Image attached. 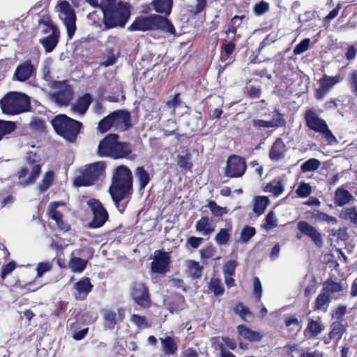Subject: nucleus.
<instances>
[{
    "label": "nucleus",
    "mask_w": 357,
    "mask_h": 357,
    "mask_svg": "<svg viewBox=\"0 0 357 357\" xmlns=\"http://www.w3.org/2000/svg\"><path fill=\"white\" fill-rule=\"evenodd\" d=\"M132 185L131 171L125 165H120L115 169L109 194L118 210L122 213L129 200Z\"/></svg>",
    "instance_id": "f257e3e1"
},
{
    "label": "nucleus",
    "mask_w": 357,
    "mask_h": 357,
    "mask_svg": "<svg viewBox=\"0 0 357 357\" xmlns=\"http://www.w3.org/2000/svg\"><path fill=\"white\" fill-rule=\"evenodd\" d=\"M100 6L107 28L124 27L130 15L128 3L121 0H101Z\"/></svg>",
    "instance_id": "f03ea898"
},
{
    "label": "nucleus",
    "mask_w": 357,
    "mask_h": 357,
    "mask_svg": "<svg viewBox=\"0 0 357 357\" xmlns=\"http://www.w3.org/2000/svg\"><path fill=\"white\" fill-rule=\"evenodd\" d=\"M52 125L56 133L70 142H75L82 126L81 122L65 114L57 115L52 121Z\"/></svg>",
    "instance_id": "7ed1b4c3"
},
{
    "label": "nucleus",
    "mask_w": 357,
    "mask_h": 357,
    "mask_svg": "<svg viewBox=\"0 0 357 357\" xmlns=\"http://www.w3.org/2000/svg\"><path fill=\"white\" fill-rule=\"evenodd\" d=\"M0 105L4 114L13 115L27 111L30 102L26 95L18 92H10L0 101Z\"/></svg>",
    "instance_id": "20e7f679"
},
{
    "label": "nucleus",
    "mask_w": 357,
    "mask_h": 357,
    "mask_svg": "<svg viewBox=\"0 0 357 357\" xmlns=\"http://www.w3.org/2000/svg\"><path fill=\"white\" fill-rule=\"evenodd\" d=\"M105 165L103 162L91 164L76 177L74 184L76 186H88L93 185L103 174Z\"/></svg>",
    "instance_id": "39448f33"
},
{
    "label": "nucleus",
    "mask_w": 357,
    "mask_h": 357,
    "mask_svg": "<svg viewBox=\"0 0 357 357\" xmlns=\"http://www.w3.org/2000/svg\"><path fill=\"white\" fill-rule=\"evenodd\" d=\"M58 8L59 18L66 26L68 36L71 38L76 29V16L75 11L70 3L66 1H61L58 4Z\"/></svg>",
    "instance_id": "423d86ee"
},
{
    "label": "nucleus",
    "mask_w": 357,
    "mask_h": 357,
    "mask_svg": "<svg viewBox=\"0 0 357 357\" xmlns=\"http://www.w3.org/2000/svg\"><path fill=\"white\" fill-rule=\"evenodd\" d=\"M247 168L245 160L237 155H231L227 160L225 176L229 178L241 177Z\"/></svg>",
    "instance_id": "0eeeda50"
},
{
    "label": "nucleus",
    "mask_w": 357,
    "mask_h": 357,
    "mask_svg": "<svg viewBox=\"0 0 357 357\" xmlns=\"http://www.w3.org/2000/svg\"><path fill=\"white\" fill-rule=\"evenodd\" d=\"M56 91L50 94L52 101L58 105L66 106L73 98V91L70 86L66 82H59L56 84Z\"/></svg>",
    "instance_id": "6e6552de"
},
{
    "label": "nucleus",
    "mask_w": 357,
    "mask_h": 357,
    "mask_svg": "<svg viewBox=\"0 0 357 357\" xmlns=\"http://www.w3.org/2000/svg\"><path fill=\"white\" fill-rule=\"evenodd\" d=\"M88 205L90 206L93 214V219L89 225L90 227L98 228L102 226L108 218V213L102 204L99 200L91 199L88 201Z\"/></svg>",
    "instance_id": "1a4fd4ad"
},
{
    "label": "nucleus",
    "mask_w": 357,
    "mask_h": 357,
    "mask_svg": "<svg viewBox=\"0 0 357 357\" xmlns=\"http://www.w3.org/2000/svg\"><path fill=\"white\" fill-rule=\"evenodd\" d=\"M131 296L135 302L143 307H148L150 305L149 291L144 284L135 282L131 287Z\"/></svg>",
    "instance_id": "9d476101"
},
{
    "label": "nucleus",
    "mask_w": 357,
    "mask_h": 357,
    "mask_svg": "<svg viewBox=\"0 0 357 357\" xmlns=\"http://www.w3.org/2000/svg\"><path fill=\"white\" fill-rule=\"evenodd\" d=\"M314 131L320 133L325 143L332 145L337 142L336 137L332 133L326 122L314 114Z\"/></svg>",
    "instance_id": "9b49d317"
},
{
    "label": "nucleus",
    "mask_w": 357,
    "mask_h": 357,
    "mask_svg": "<svg viewBox=\"0 0 357 357\" xmlns=\"http://www.w3.org/2000/svg\"><path fill=\"white\" fill-rule=\"evenodd\" d=\"M169 263L170 259L167 252L156 250L151 268L154 273H165L169 271Z\"/></svg>",
    "instance_id": "f8f14e48"
},
{
    "label": "nucleus",
    "mask_w": 357,
    "mask_h": 357,
    "mask_svg": "<svg viewBox=\"0 0 357 357\" xmlns=\"http://www.w3.org/2000/svg\"><path fill=\"white\" fill-rule=\"evenodd\" d=\"M114 128L117 130L126 131L132 126L130 114L125 110L112 112Z\"/></svg>",
    "instance_id": "ddd939ff"
},
{
    "label": "nucleus",
    "mask_w": 357,
    "mask_h": 357,
    "mask_svg": "<svg viewBox=\"0 0 357 357\" xmlns=\"http://www.w3.org/2000/svg\"><path fill=\"white\" fill-rule=\"evenodd\" d=\"M118 135L115 134H109L100 141L98 152L101 156H110L112 157L113 152L115 149Z\"/></svg>",
    "instance_id": "4468645a"
},
{
    "label": "nucleus",
    "mask_w": 357,
    "mask_h": 357,
    "mask_svg": "<svg viewBox=\"0 0 357 357\" xmlns=\"http://www.w3.org/2000/svg\"><path fill=\"white\" fill-rule=\"evenodd\" d=\"M35 73L36 68L31 60H26L17 67L14 77L20 82H25Z\"/></svg>",
    "instance_id": "2eb2a0df"
},
{
    "label": "nucleus",
    "mask_w": 357,
    "mask_h": 357,
    "mask_svg": "<svg viewBox=\"0 0 357 357\" xmlns=\"http://www.w3.org/2000/svg\"><path fill=\"white\" fill-rule=\"evenodd\" d=\"M45 24H46V23ZM47 25L52 33L48 36L40 39V42L47 52H51L59 42V32L52 24L48 25L47 24Z\"/></svg>",
    "instance_id": "dca6fc26"
},
{
    "label": "nucleus",
    "mask_w": 357,
    "mask_h": 357,
    "mask_svg": "<svg viewBox=\"0 0 357 357\" xmlns=\"http://www.w3.org/2000/svg\"><path fill=\"white\" fill-rule=\"evenodd\" d=\"M152 30L162 29L172 34L174 33V28L171 22L165 17L158 15H150Z\"/></svg>",
    "instance_id": "f3484780"
},
{
    "label": "nucleus",
    "mask_w": 357,
    "mask_h": 357,
    "mask_svg": "<svg viewBox=\"0 0 357 357\" xmlns=\"http://www.w3.org/2000/svg\"><path fill=\"white\" fill-rule=\"evenodd\" d=\"M339 82L340 79L337 77H324L320 79V86L316 91V98L321 100L330 89Z\"/></svg>",
    "instance_id": "a211bd4d"
},
{
    "label": "nucleus",
    "mask_w": 357,
    "mask_h": 357,
    "mask_svg": "<svg viewBox=\"0 0 357 357\" xmlns=\"http://www.w3.org/2000/svg\"><path fill=\"white\" fill-rule=\"evenodd\" d=\"M35 157L36 155L31 152L27 154L26 160L31 165V172L27 180L24 181H20V184L24 187L34 183L36 178L39 176L40 173L41 167L39 164H35Z\"/></svg>",
    "instance_id": "6ab92c4d"
},
{
    "label": "nucleus",
    "mask_w": 357,
    "mask_h": 357,
    "mask_svg": "<svg viewBox=\"0 0 357 357\" xmlns=\"http://www.w3.org/2000/svg\"><path fill=\"white\" fill-rule=\"evenodd\" d=\"M355 197L347 190L343 188H338L335 191L334 203L337 206H343L354 202Z\"/></svg>",
    "instance_id": "aec40b11"
},
{
    "label": "nucleus",
    "mask_w": 357,
    "mask_h": 357,
    "mask_svg": "<svg viewBox=\"0 0 357 357\" xmlns=\"http://www.w3.org/2000/svg\"><path fill=\"white\" fill-rule=\"evenodd\" d=\"M59 205H63V203L52 202L50 204V206H49L50 216L51 217L52 219H53L56 221L58 227L61 230L66 231L70 229V225H68L67 223H65L63 221L62 214L59 211H56V208Z\"/></svg>",
    "instance_id": "412c9836"
},
{
    "label": "nucleus",
    "mask_w": 357,
    "mask_h": 357,
    "mask_svg": "<svg viewBox=\"0 0 357 357\" xmlns=\"http://www.w3.org/2000/svg\"><path fill=\"white\" fill-rule=\"evenodd\" d=\"M92 102V96L89 93H85L79 97L77 102L72 106V111L83 115L87 111Z\"/></svg>",
    "instance_id": "4be33fe9"
},
{
    "label": "nucleus",
    "mask_w": 357,
    "mask_h": 357,
    "mask_svg": "<svg viewBox=\"0 0 357 357\" xmlns=\"http://www.w3.org/2000/svg\"><path fill=\"white\" fill-rule=\"evenodd\" d=\"M286 146L282 139L278 138L273 143L269 153V157L273 160H279L284 158Z\"/></svg>",
    "instance_id": "5701e85b"
},
{
    "label": "nucleus",
    "mask_w": 357,
    "mask_h": 357,
    "mask_svg": "<svg viewBox=\"0 0 357 357\" xmlns=\"http://www.w3.org/2000/svg\"><path fill=\"white\" fill-rule=\"evenodd\" d=\"M150 20V15L140 16L136 18L133 23L128 28L129 31H147L152 30Z\"/></svg>",
    "instance_id": "b1692460"
},
{
    "label": "nucleus",
    "mask_w": 357,
    "mask_h": 357,
    "mask_svg": "<svg viewBox=\"0 0 357 357\" xmlns=\"http://www.w3.org/2000/svg\"><path fill=\"white\" fill-rule=\"evenodd\" d=\"M132 151V146L130 144L117 141L112 158L115 159L128 158Z\"/></svg>",
    "instance_id": "393cba45"
},
{
    "label": "nucleus",
    "mask_w": 357,
    "mask_h": 357,
    "mask_svg": "<svg viewBox=\"0 0 357 357\" xmlns=\"http://www.w3.org/2000/svg\"><path fill=\"white\" fill-rule=\"evenodd\" d=\"M237 331L241 336L250 342H259L263 337L261 333L252 331L243 325L238 326Z\"/></svg>",
    "instance_id": "a878e982"
},
{
    "label": "nucleus",
    "mask_w": 357,
    "mask_h": 357,
    "mask_svg": "<svg viewBox=\"0 0 357 357\" xmlns=\"http://www.w3.org/2000/svg\"><path fill=\"white\" fill-rule=\"evenodd\" d=\"M186 124L192 132L200 130L205 125L204 121L202 119L199 112H195L190 115Z\"/></svg>",
    "instance_id": "bb28decb"
},
{
    "label": "nucleus",
    "mask_w": 357,
    "mask_h": 357,
    "mask_svg": "<svg viewBox=\"0 0 357 357\" xmlns=\"http://www.w3.org/2000/svg\"><path fill=\"white\" fill-rule=\"evenodd\" d=\"M344 284L342 282H334L331 280H327L323 283L322 291L328 295L340 292L343 290Z\"/></svg>",
    "instance_id": "cd10ccee"
},
{
    "label": "nucleus",
    "mask_w": 357,
    "mask_h": 357,
    "mask_svg": "<svg viewBox=\"0 0 357 357\" xmlns=\"http://www.w3.org/2000/svg\"><path fill=\"white\" fill-rule=\"evenodd\" d=\"M151 4L154 7L157 13H164L168 15L172 9V0H154Z\"/></svg>",
    "instance_id": "c85d7f7f"
},
{
    "label": "nucleus",
    "mask_w": 357,
    "mask_h": 357,
    "mask_svg": "<svg viewBox=\"0 0 357 357\" xmlns=\"http://www.w3.org/2000/svg\"><path fill=\"white\" fill-rule=\"evenodd\" d=\"M162 346V351L166 355L174 354L177 350V344L174 338L167 336L165 338H160Z\"/></svg>",
    "instance_id": "c756f323"
},
{
    "label": "nucleus",
    "mask_w": 357,
    "mask_h": 357,
    "mask_svg": "<svg viewBox=\"0 0 357 357\" xmlns=\"http://www.w3.org/2000/svg\"><path fill=\"white\" fill-rule=\"evenodd\" d=\"M269 204V199L265 196H259L255 198L253 211L258 215L262 214Z\"/></svg>",
    "instance_id": "7c9ffc66"
},
{
    "label": "nucleus",
    "mask_w": 357,
    "mask_h": 357,
    "mask_svg": "<svg viewBox=\"0 0 357 357\" xmlns=\"http://www.w3.org/2000/svg\"><path fill=\"white\" fill-rule=\"evenodd\" d=\"M135 176L139 182V190H143L150 181L149 174L143 167H138L135 169Z\"/></svg>",
    "instance_id": "2f4dec72"
},
{
    "label": "nucleus",
    "mask_w": 357,
    "mask_h": 357,
    "mask_svg": "<svg viewBox=\"0 0 357 357\" xmlns=\"http://www.w3.org/2000/svg\"><path fill=\"white\" fill-rule=\"evenodd\" d=\"M340 218L349 220L357 226V207L353 206L343 209L340 213Z\"/></svg>",
    "instance_id": "473e14b6"
},
{
    "label": "nucleus",
    "mask_w": 357,
    "mask_h": 357,
    "mask_svg": "<svg viewBox=\"0 0 357 357\" xmlns=\"http://www.w3.org/2000/svg\"><path fill=\"white\" fill-rule=\"evenodd\" d=\"M331 303V298L323 291L318 295L315 302V309L326 312Z\"/></svg>",
    "instance_id": "72a5a7b5"
},
{
    "label": "nucleus",
    "mask_w": 357,
    "mask_h": 357,
    "mask_svg": "<svg viewBox=\"0 0 357 357\" xmlns=\"http://www.w3.org/2000/svg\"><path fill=\"white\" fill-rule=\"evenodd\" d=\"M87 263L88 261L86 259L79 257H72L69 261L68 266L73 272L81 273L85 269Z\"/></svg>",
    "instance_id": "f704fd0d"
},
{
    "label": "nucleus",
    "mask_w": 357,
    "mask_h": 357,
    "mask_svg": "<svg viewBox=\"0 0 357 357\" xmlns=\"http://www.w3.org/2000/svg\"><path fill=\"white\" fill-rule=\"evenodd\" d=\"M196 229L202 232L203 235H208L214 231L208 217H203L197 222Z\"/></svg>",
    "instance_id": "c9c22d12"
},
{
    "label": "nucleus",
    "mask_w": 357,
    "mask_h": 357,
    "mask_svg": "<svg viewBox=\"0 0 357 357\" xmlns=\"http://www.w3.org/2000/svg\"><path fill=\"white\" fill-rule=\"evenodd\" d=\"M92 287L93 285L89 278H84L75 284V288L79 295L83 294L86 296L91 291Z\"/></svg>",
    "instance_id": "e433bc0d"
},
{
    "label": "nucleus",
    "mask_w": 357,
    "mask_h": 357,
    "mask_svg": "<svg viewBox=\"0 0 357 357\" xmlns=\"http://www.w3.org/2000/svg\"><path fill=\"white\" fill-rule=\"evenodd\" d=\"M113 114L110 113L109 115L103 118L98 125V130L100 132H106L111 128L114 127V120H113Z\"/></svg>",
    "instance_id": "4c0bfd02"
},
{
    "label": "nucleus",
    "mask_w": 357,
    "mask_h": 357,
    "mask_svg": "<svg viewBox=\"0 0 357 357\" xmlns=\"http://www.w3.org/2000/svg\"><path fill=\"white\" fill-rule=\"evenodd\" d=\"M331 327L332 330L330 333L331 338L337 337L338 339H340L346 331L345 326L340 321L333 322Z\"/></svg>",
    "instance_id": "58836bf2"
},
{
    "label": "nucleus",
    "mask_w": 357,
    "mask_h": 357,
    "mask_svg": "<svg viewBox=\"0 0 357 357\" xmlns=\"http://www.w3.org/2000/svg\"><path fill=\"white\" fill-rule=\"evenodd\" d=\"M16 126L14 122L0 120V141L7 134L15 130Z\"/></svg>",
    "instance_id": "ea45409f"
},
{
    "label": "nucleus",
    "mask_w": 357,
    "mask_h": 357,
    "mask_svg": "<svg viewBox=\"0 0 357 357\" xmlns=\"http://www.w3.org/2000/svg\"><path fill=\"white\" fill-rule=\"evenodd\" d=\"M208 289L213 291L215 296H220L224 292V288L221 284V281L218 278H212L211 280Z\"/></svg>",
    "instance_id": "a19ab883"
},
{
    "label": "nucleus",
    "mask_w": 357,
    "mask_h": 357,
    "mask_svg": "<svg viewBox=\"0 0 357 357\" xmlns=\"http://www.w3.org/2000/svg\"><path fill=\"white\" fill-rule=\"evenodd\" d=\"M117 57L114 53L113 50L108 49L106 50L105 55L104 56V61L100 63V65L105 67L112 66L116 63Z\"/></svg>",
    "instance_id": "79ce46f5"
},
{
    "label": "nucleus",
    "mask_w": 357,
    "mask_h": 357,
    "mask_svg": "<svg viewBox=\"0 0 357 357\" xmlns=\"http://www.w3.org/2000/svg\"><path fill=\"white\" fill-rule=\"evenodd\" d=\"M190 154L186 153L185 155H177V164L181 169H190L192 168V163L190 162Z\"/></svg>",
    "instance_id": "37998d69"
},
{
    "label": "nucleus",
    "mask_w": 357,
    "mask_h": 357,
    "mask_svg": "<svg viewBox=\"0 0 357 357\" xmlns=\"http://www.w3.org/2000/svg\"><path fill=\"white\" fill-rule=\"evenodd\" d=\"M314 218L317 221L326 222L327 223L331 225H335L337 222L336 218L319 211H317L316 213H314Z\"/></svg>",
    "instance_id": "c03bdc74"
},
{
    "label": "nucleus",
    "mask_w": 357,
    "mask_h": 357,
    "mask_svg": "<svg viewBox=\"0 0 357 357\" xmlns=\"http://www.w3.org/2000/svg\"><path fill=\"white\" fill-rule=\"evenodd\" d=\"M188 268L194 278H199L201 277L203 268L199 264V263L195 261H190L188 262Z\"/></svg>",
    "instance_id": "a18cd8bd"
},
{
    "label": "nucleus",
    "mask_w": 357,
    "mask_h": 357,
    "mask_svg": "<svg viewBox=\"0 0 357 357\" xmlns=\"http://www.w3.org/2000/svg\"><path fill=\"white\" fill-rule=\"evenodd\" d=\"M312 191V187L309 183L301 182L296 190V193L301 197L309 196Z\"/></svg>",
    "instance_id": "49530a36"
},
{
    "label": "nucleus",
    "mask_w": 357,
    "mask_h": 357,
    "mask_svg": "<svg viewBox=\"0 0 357 357\" xmlns=\"http://www.w3.org/2000/svg\"><path fill=\"white\" fill-rule=\"evenodd\" d=\"M230 238V234L227 229H221L216 234L215 241L218 245H225L227 243Z\"/></svg>",
    "instance_id": "de8ad7c7"
},
{
    "label": "nucleus",
    "mask_w": 357,
    "mask_h": 357,
    "mask_svg": "<svg viewBox=\"0 0 357 357\" xmlns=\"http://www.w3.org/2000/svg\"><path fill=\"white\" fill-rule=\"evenodd\" d=\"M255 234V229L252 227L245 226L241 233L240 239L243 243H247Z\"/></svg>",
    "instance_id": "09e8293b"
},
{
    "label": "nucleus",
    "mask_w": 357,
    "mask_h": 357,
    "mask_svg": "<svg viewBox=\"0 0 357 357\" xmlns=\"http://www.w3.org/2000/svg\"><path fill=\"white\" fill-rule=\"evenodd\" d=\"M53 173L52 172H47L42 181V183L39 185L38 188L41 192L46 191L50 186L53 180Z\"/></svg>",
    "instance_id": "8fccbe9b"
},
{
    "label": "nucleus",
    "mask_w": 357,
    "mask_h": 357,
    "mask_svg": "<svg viewBox=\"0 0 357 357\" xmlns=\"http://www.w3.org/2000/svg\"><path fill=\"white\" fill-rule=\"evenodd\" d=\"M298 229L306 236L312 238V226L305 221H300L297 225Z\"/></svg>",
    "instance_id": "3c124183"
},
{
    "label": "nucleus",
    "mask_w": 357,
    "mask_h": 357,
    "mask_svg": "<svg viewBox=\"0 0 357 357\" xmlns=\"http://www.w3.org/2000/svg\"><path fill=\"white\" fill-rule=\"evenodd\" d=\"M237 262L235 260H229L223 266L224 275H233L235 273Z\"/></svg>",
    "instance_id": "603ef678"
},
{
    "label": "nucleus",
    "mask_w": 357,
    "mask_h": 357,
    "mask_svg": "<svg viewBox=\"0 0 357 357\" xmlns=\"http://www.w3.org/2000/svg\"><path fill=\"white\" fill-rule=\"evenodd\" d=\"M310 43V38L303 39L299 44H298L295 47V48L294 50V53L295 54H300L304 52L308 48Z\"/></svg>",
    "instance_id": "864d4df0"
},
{
    "label": "nucleus",
    "mask_w": 357,
    "mask_h": 357,
    "mask_svg": "<svg viewBox=\"0 0 357 357\" xmlns=\"http://www.w3.org/2000/svg\"><path fill=\"white\" fill-rule=\"evenodd\" d=\"M234 312L243 319H246V316L250 314L248 309L241 303H237L234 307Z\"/></svg>",
    "instance_id": "5fc2aeb1"
},
{
    "label": "nucleus",
    "mask_w": 357,
    "mask_h": 357,
    "mask_svg": "<svg viewBox=\"0 0 357 357\" xmlns=\"http://www.w3.org/2000/svg\"><path fill=\"white\" fill-rule=\"evenodd\" d=\"M253 293L259 301L262 295V287L259 278L255 277L253 280Z\"/></svg>",
    "instance_id": "6e6d98bb"
},
{
    "label": "nucleus",
    "mask_w": 357,
    "mask_h": 357,
    "mask_svg": "<svg viewBox=\"0 0 357 357\" xmlns=\"http://www.w3.org/2000/svg\"><path fill=\"white\" fill-rule=\"evenodd\" d=\"M52 268V264L49 261L39 263L37 266V275L41 277L44 273L50 271Z\"/></svg>",
    "instance_id": "4d7b16f0"
},
{
    "label": "nucleus",
    "mask_w": 357,
    "mask_h": 357,
    "mask_svg": "<svg viewBox=\"0 0 357 357\" xmlns=\"http://www.w3.org/2000/svg\"><path fill=\"white\" fill-rule=\"evenodd\" d=\"M270 121V125L271 128L273 127H280L284 125L285 121L282 117V115L280 113H277Z\"/></svg>",
    "instance_id": "13d9d810"
},
{
    "label": "nucleus",
    "mask_w": 357,
    "mask_h": 357,
    "mask_svg": "<svg viewBox=\"0 0 357 357\" xmlns=\"http://www.w3.org/2000/svg\"><path fill=\"white\" fill-rule=\"evenodd\" d=\"M208 206L211 213L215 216H221L225 213V208L218 206L215 202H210Z\"/></svg>",
    "instance_id": "bf43d9fd"
},
{
    "label": "nucleus",
    "mask_w": 357,
    "mask_h": 357,
    "mask_svg": "<svg viewBox=\"0 0 357 357\" xmlns=\"http://www.w3.org/2000/svg\"><path fill=\"white\" fill-rule=\"evenodd\" d=\"M347 312V306H338L332 314V317L337 321L341 320Z\"/></svg>",
    "instance_id": "052dcab7"
},
{
    "label": "nucleus",
    "mask_w": 357,
    "mask_h": 357,
    "mask_svg": "<svg viewBox=\"0 0 357 357\" xmlns=\"http://www.w3.org/2000/svg\"><path fill=\"white\" fill-rule=\"evenodd\" d=\"M15 268V264L13 261L3 265L1 268V278L4 279L7 275L10 273Z\"/></svg>",
    "instance_id": "680f3d73"
},
{
    "label": "nucleus",
    "mask_w": 357,
    "mask_h": 357,
    "mask_svg": "<svg viewBox=\"0 0 357 357\" xmlns=\"http://www.w3.org/2000/svg\"><path fill=\"white\" fill-rule=\"evenodd\" d=\"M349 84L352 93L357 97V70L351 73Z\"/></svg>",
    "instance_id": "e2e57ef3"
},
{
    "label": "nucleus",
    "mask_w": 357,
    "mask_h": 357,
    "mask_svg": "<svg viewBox=\"0 0 357 357\" xmlns=\"http://www.w3.org/2000/svg\"><path fill=\"white\" fill-rule=\"evenodd\" d=\"M266 228H273L277 225L278 220L273 211H270L266 216Z\"/></svg>",
    "instance_id": "0e129e2a"
},
{
    "label": "nucleus",
    "mask_w": 357,
    "mask_h": 357,
    "mask_svg": "<svg viewBox=\"0 0 357 357\" xmlns=\"http://www.w3.org/2000/svg\"><path fill=\"white\" fill-rule=\"evenodd\" d=\"M333 236L336 237L337 240L345 241L348 238L349 235L346 228H340L337 230H334Z\"/></svg>",
    "instance_id": "69168bd1"
},
{
    "label": "nucleus",
    "mask_w": 357,
    "mask_h": 357,
    "mask_svg": "<svg viewBox=\"0 0 357 357\" xmlns=\"http://www.w3.org/2000/svg\"><path fill=\"white\" fill-rule=\"evenodd\" d=\"M269 8V6L268 3H266L264 1L260 2L259 4H256L254 10L255 13L258 15H262L264 13H266Z\"/></svg>",
    "instance_id": "338daca9"
},
{
    "label": "nucleus",
    "mask_w": 357,
    "mask_h": 357,
    "mask_svg": "<svg viewBox=\"0 0 357 357\" xmlns=\"http://www.w3.org/2000/svg\"><path fill=\"white\" fill-rule=\"evenodd\" d=\"M179 96L180 93H176L171 100L166 101V106L169 109H174L175 107L178 106L181 102L179 98Z\"/></svg>",
    "instance_id": "774afa93"
}]
</instances>
